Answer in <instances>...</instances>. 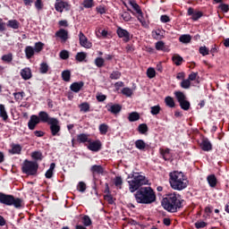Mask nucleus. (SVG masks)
<instances>
[{
    "label": "nucleus",
    "instance_id": "nucleus-41",
    "mask_svg": "<svg viewBox=\"0 0 229 229\" xmlns=\"http://www.w3.org/2000/svg\"><path fill=\"white\" fill-rule=\"evenodd\" d=\"M85 58H87V54L84 52H79V53H77V55L75 56V59L78 62H83V60H85Z\"/></svg>",
    "mask_w": 229,
    "mask_h": 229
},
{
    "label": "nucleus",
    "instance_id": "nucleus-39",
    "mask_svg": "<svg viewBox=\"0 0 229 229\" xmlns=\"http://www.w3.org/2000/svg\"><path fill=\"white\" fill-rule=\"evenodd\" d=\"M98 130L101 135H106V133H108V125H106V123H102L99 125Z\"/></svg>",
    "mask_w": 229,
    "mask_h": 229
},
{
    "label": "nucleus",
    "instance_id": "nucleus-58",
    "mask_svg": "<svg viewBox=\"0 0 229 229\" xmlns=\"http://www.w3.org/2000/svg\"><path fill=\"white\" fill-rule=\"evenodd\" d=\"M95 64L97 67H103V65H105V59H103V57H98L95 60Z\"/></svg>",
    "mask_w": 229,
    "mask_h": 229
},
{
    "label": "nucleus",
    "instance_id": "nucleus-15",
    "mask_svg": "<svg viewBox=\"0 0 229 229\" xmlns=\"http://www.w3.org/2000/svg\"><path fill=\"white\" fill-rule=\"evenodd\" d=\"M164 33H165L164 30L157 29L152 30V37L155 40H162L164 38Z\"/></svg>",
    "mask_w": 229,
    "mask_h": 229
},
{
    "label": "nucleus",
    "instance_id": "nucleus-8",
    "mask_svg": "<svg viewBox=\"0 0 229 229\" xmlns=\"http://www.w3.org/2000/svg\"><path fill=\"white\" fill-rule=\"evenodd\" d=\"M116 33L119 37V38H123V42H130V38H131V34L129 33L128 30L118 27L116 30Z\"/></svg>",
    "mask_w": 229,
    "mask_h": 229
},
{
    "label": "nucleus",
    "instance_id": "nucleus-52",
    "mask_svg": "<svg viewBox=\"0 0 229 229\" xmlns=\"http://www.w3.org/2000/svg\"><path fill=\"white\" fill-rule=\"evenodd\" d=\"M13 96L16 101H22V98H24V91L15 92L13 93Z\"/></svg>",
    "mask_w": 229,
    "mask_h": 229
},
{
    "label": "nucleus",
    "instance_id": "nucleus-48",
    "mask_svg": "<svg viewBox=\"0 0 229 229\" xmlns=\"http://www.w3.org/2000/svg\"><path fill=\"white\" fill-rule=\"evenodd\" d=\"M147 75L148 78H149L150 80L155 78V76H157V72L155 71V68H148L147 70Z\"/></svg>",
    "mask_w": 229,
    "mask_h": 229
},
{
    "label": "nucleus",
    "instance_id": "nucleus-22",
    "mask_svg": "<svg viewBox=\"0 0 229 229\" xmlns=\"http://www.w3.org/2000/svg\"><path fill=\"white\" fill-rule=\"evenodd\" d=\"M21 76L23 80H30L31 78V69L24 68L21 71Z\"/></svg>",
    "mask_w": 229,
    "mask_h": 229
},
{
    "label": "nucleus",
    "instance_id": "nucleus-51",
    "mask_svg": "<svg viewBox=\"0 0 229 229\" xmlns=\"http://www.w3.org/2000/svg\"><path fill=\"white\" fill-rule=\"evenodd\" d=\"M109 78L111 80H119V78H121V72L119 71L112 72Z\"/></svg>",
    "mask_w": 229,
    "mask_h": 229
},
{
    "label": "nucleus",
    "instance_id": "nucleus-14",
    "mask_svg": "<svg viewBox=\"0 0 229 229\" xmlns=\"http://www.w3.org/2000/svg\"><path fill=\"white\" fill-rule=\"evenodd\" d=\"M88 149H89V151H95V152L99 151V149H101V141L99 140L90 141L89 140Z\"/></svg>",
    "mask_w": 229,
    "mask_h": 229
},
{
    "label": "nucleus",
    "instance_id": "nucleus-25",
    "mask_svg": "<svg viewBox=\"0 0 229 229\" xmlns=\"http://www.w3.org/2000/svg\"><path fill=\"white\" fill-rule=\"evenodd\" d=\"M25 55L26 58L30 60L35 55V48L31 46H28L25 47Z\"/></svg>",
    "mask_w": 229,
    "mask_h": 229
},
{
    "label": "nucleus",
    "instance_id": "nucleus-23",
    "mask_svg": "<svg viewBox=\"0 0 229 229\" xmlns=\"http://www.w3.org/2000/svg\"><path fill=\"white\" fill-rule=\"evenodd\" d=\"M90 171L92 174H103L104 169L101 165H94L91 166Z\"/></svg>",
    "mask_w": 229,
    "mask_h": 229
},
{
    "label": "nucleus",
    "instance_id": "nucleus-2",
    "mask_svg": "<svg viewBox=\"0 0 229 229\" xmlns=\"http://www.w3.org/2000/svg\"><path fill=\"white\" fill-rule=\"evenodd\" d=\"M137 203L142 205H151L157 199V195L151 187H143L136 191L134 194Z\"/></svg>",
    "mask_w": 229,
    "mask_h": 229
},
{
    "label": "nucleus",
    "instance_id": "nucleus-11",
    "mask_svg": "<svg viewBox=\"0 0 229 229\" xmlns=\"http://www.w3.org/2000/svg\"><path fill=\"white\" fill-rule=\"evenodd\" d=\"M107 112H110L111 114H117L121 110H123V106L119 104H112L109 103L106 105Z\"/></svg>",
    "mask_w": 229,
    "mask_h": 229
},
{
    "label": "nucleus",
    "instance_id": "nucleus-36",
    "mask_svg": "<svg viewBox=\"0 0 229 229\" xmlns=\"http://www.w3.org/2000/svg\"><path fill=\"white\" fill-rule=\"evenodd\" d=\"M165 103L166 106H169V108H174L175 106L174 99L172 97H166L165 98Z\"/></svg>",
    "mask_w": 229,
    "mask_h": 229
},
{
    "label": "nucleus",
    "instance_id": "nucleus-53",
    "mask_svg": "<svg viewBox=\"0 0 229 229\" xmlns=\"http://www.w3.org/2000/svg\"><path fill=\"white\" fill-rule=\"evenodd\" d=\"M82 223L84 226H90V225H92V220H90L89 216H84L82 218Z\"/></svg>",
    "mask_w": 229,
    "mask_h": 229
},
{
    "label": "nucleus",
    "instance_id": "nucleus-3",
    "mask_svg": "<svg viewBox=\"0 0 229 229\" xmlns=\"http://www.w3.org/2000/svg\"><path fill=\"white\" fill-rule=\"evenodd\" d=\"M162 207L167 212H178V208H182V200H180V195L176 193H170L163 199L161 202Z\"/></svg>",
    "mask_w": 229,
    "mask_h": 229
},
{
    "label": "nucleus",
    "instance_id": "nucleus-34",
    "mask_svg": "<svg viewBox=\"0 0 229 229\" xmlns=\"http://www.w3.org/2000/svg\"><path fill=\"white\" fill-rule=\"evenodd\" d=\"M81 112L87 114V112H90V105L87 102H83L79 106Z\"/></svg>",
    "mask_w": 229,
    "mask_h": 229
},
{
    "label": "nucleus",
    "instance_id": "nucleus-37",
    "mask_svg": "<svg viewBox=\"0 0 229 229\" xmlns=\"http://www.w3.org/2000/svg\"><path fill=\"white\" fill-rule=\"evenodd\" d=\"M62 78L64 81H71V71L69 70L63 71Z\"/></svg>",
    "mask_w": 229,
    "mask_h": 229
},
{
    "label": "nucleus",
    "instance_id": "nucleus-47",
    "mask_svg": "<svg viewBox=\"0 0 229 229\" xmlns=\"http://www.w3.org/2000/svg\"><path fill=\"white\" fill-rule=\"evenodd\" d=\"M182 89H191V81L189 79L182 80L181 82Z\"/></svg>",
    "mask_w": 229,
    "mask_h": 229
},
{
    "label": "nucleus",
    "instance_id": "nucleus-61",
    "mask_svg": "<svg viewBox=\"0 0 229 229\" xmlns=\"http://www.w3.org/2000/svg\"><path fill=\"white\" fill-rule=\"evenodd\" d=\"M35 7L37 8V10L38 12H40V10H42V8H44V4H42V0H36Z\"/></svg>",
    "mask_w": 229,
    "mask_h": 229
},
{
    "label": "nucleus",
    "instance_id": "nucleus-18",
    "mask_svg": "<svg viewBox=\"0 0 229 229\" xmlns=\"http://www.w3.org/2000/svg\"><path fill=\"white\" fill-rule=\"evenodd\" d=\"M68 4L67 3L62 1V0H56L55 4V8L56 10V12H64V8H67Z\"/></svg>",
    "mask_w": 229,
    "mask_h": 229
},
{
    "label": "nucleus",
    "instance_id": "nucleus-46",
    "mask_svg": "<svg viewBox=\"0 0 229 229\" xmlns=\"http://www.w3.org/2000/svg\"><path fill=\"white\" fill-rule=\"evenodd\" d=\"M138 131H140V133L144 135V133H147L148 131V125L146 123L140 124L138 127Z\"/></svg>",
    "mask_w": 229,
    "mask_h": 229
},
{
    "label": "nucleus",
    "instance_id": "nucleus-24",
    "mask_svg": "<svg viewBox=\"0 0 229 229\" xmlns=\"http://www.w3.org/2000/svg\"><path fill=\"white\" fill-rule=\"evenodd\" d=\"M209 187H216V185H217V178H216L215 174H210L207 177Z\"/></svg>",
    "mask_w": 229,
    "mask_h": 229
},
{
    "label": "nucleus",
    "instance_id": "nucleus-21",
    "mask_svg": "<svg viewBox=\"0 0 229 229\" xmlns=\"http://www.w3.org/2000/svg\"><path fill=\"white\" fill-rule=\"evenodd\" d=\"M200 146H201V148L203 149V151H211L212 150V143H210V141L208 139L203 140Z\"/></svg>",
    "mask_w": 229,
    "mask_h": 229
},
{
    "label": "nucleus",
    "instance_id": "nucleus-32",
    "mask_svg": "<svg viewBox=\"0 0 229 229\" xmlns=\"http://www.w3.org/2000/svg\"><path fill=\"white\" fill-rule=\"evenodd\" d=\"M0 117L4 119V121L8 120V113H6V108H4V105L0 104Z\"/></svg>",
    "mask_w": 229,
    "mask_h": 229
},
{
    "label": "nucleus",
    "instance_id": "nucleus-12",
    "mask_svg": "<svg viewBox=\"0 0 229 229\" xmlns=\"http://www.w3.org/2000/svg\"><path fill=\"white\" fill-rule=\"evenodd\" d=\"M37 124H40V122L38 121V116L36 114H32L28 122L29 130H35V128H37Z\"/></svg>",
    "mask_w": 229,
    "mask_h": 229
},
{
    "label": "nucleus",
    "instance_id": "nucleus-49",
    "mask_svg": "<svg viewBox=\"0 0 229 229\" xmlns=\"http://www.w3.org/2000/svg\"><path fill=\"white\" fill-rule=\"evenodd\" d=\"M121 17L123 19V21H124L125 22H129V21H131V14H130V13L128 12H124L121 14Z\"/></svg>",
    "mask_w": 229,
    "mask_h": 229
},
{
    "label": "nucleus",
    "instance_id": "nucleus-56",
    "mask_svg": "<svg viewBox=\"0 0 229 229\" xmlns=\"http://www.w3.org/2000/svg\"><path fill=\"white\" fill-rule=\"evenodd\" d=\"M77 189L80 192H84L85 191H87V184H85V182H80Z\"/></svg>",
    "mask_w": 229,
    "mask_h": 229
},
{
    "label": "nucleus",
    "instance_id": "nucleus-27",
    "mask_svg": "<svg viewBox=\"0 0 229 229\" xmlns=\"http://www.w3.org/2000/svg\"><path fill=\"white\" fill-rule=\"evenodd\" d=\"M49 71V64H47V63H41L39 64V72L40 74H47Z\"/></svg>",
    "mask_w": 229,
    "mask_h": 229
},
{
    "label": "nucleus",
    "instance_id": "nucleus-38",
    "mask_svg": "<svg viewBox=\"0 0 229 229\" xmlns=\"http://www.w3.org/2000/svg\"><path fill=\"white\" fill-rule=\"evenodd\" d=\"M172 60H173L174 64H175V65H182V62H183V57H182L178 55H174L172 57Z\"/></svg>",
    "mask_w": 229,
    "mask_h": 229
},
{
    "label": "nucleus",
    "instance_id": "nucleus-30",
    "mask_svg": "<svg viewBox=\"0 0 229 229\" xmlns=\"http://www.w3.org/2000/svg\"><path fill=\"white\" fill-rule=\"evenodd\" d=\"M192 40V37L189 34H183L179 38V41L182 44H189Z\"/></svg>",
    "mask_w": 229,
    "mask_h": 229
},
{
    "label": "nucleus",
    "instance_id": "nucleus-7",
    "mask_svg": "<svg viewBox=\"0 0 229 229\" xmlns=\"http://www.w3.org/2000/svg\"><path fill=\"white\" fill-rule=\"evenodd\" d=\"M48 124L50 126V131L53 137L60 136V131L62 130V127L60 126V121H58L56 118H54Z\"/></svg>",
    "mask_w": 229,
    "mask_h": 229
},
{
    "label": "nucleus",
    "instance_id": "nucleus-31",
    "mask_svg": "<svg viewBox=\"0 0 229 229\" xmlns=\"http://www.w3.org/2000/svg\"><path fill=\"white\" fill-rule=\"evenodd\" d=\"M2 62H4L5 64H11V62H13V53H9L6 55H4L1 57Z\"/></svg>",
    "mask_w": 229,
    "mask_h": 229
},
{
    "label": "nucleus",
    "instance_id": "nucleus-42",
    "mask_svg": "<svg viewBox=\"0 0 229 229\" xmlns=\"http://www.w3.org/2000/svg\"><path fill=\"white\" fill-rule=\"evenodd\" d=\"M180 104V106L182 110H189V108H191V102L187 101L186 100H183L182 102L179 103Z\"/></svg>",
    "mask_w": 229,
    "mask_h": 229
},
{
    "label": "nucleus",
    "instance_id": "nucleus-64",
    "mask_svg": "<svg viewBox=\"0 0 229 229\" xmlns=\"http://www.w3.org/2000/svg\"><path fill=\"white\" fill-rule=\"evenodd\" d=\"M219 8L222 10V12H225V13L228 12L229 10L228 4H220Z\"/></svg>",
    "mask_w": 229,
    "mask_h": 229
},
{
    "label": "nucleus",
    "instance_id": "nucleus-35",
    "mask_svg": "<svg viewBox=\"0 0 229 229\" xmlns=\"http://www.w3.org/2000/svg\"><path fill=\"white\" fill-rule=\"evenodd\" d=\"M21 151H22V147H21V145L14 144L12 146L11 153H13V155H21Z\"/></svg>",
    "mask_w": 229,
    "mask_h": 229
},
{
    "label": "nucleus",
    "instance_id": "nucleus-13",
    "mask_svg": "<svg viewBox=\"0 0 229 229\" xmlns=\"http://www.w3.org/2000/svg\"><path fill=\"white\" fill-rule=\"evenodd\" d=\"M188 15L191 16L192 21H198L203 17V13L199 11H194L192 7L188 9Z\"/></svg>",
    "mask_w": 229,
    "mask_h": 229
},
{
    "label": "nucleus",
    "instance_id": "nucleus-33",
    "mask_svg": "<svg viewBox=\"0 0 229 229\" xmlns=\"http://www.w3.org/2000/svg\"><path fill=\"white\" fill-rule=\"evenodd\" d=\"M7 26L13 30H19L20 23L17 21V20H9L7 21Z\"/></svg>",
    "mask_w": 229,
    "mask_h": 229
},
{
    "label": "nucleus",
    "instance_id": "nucleus-1",
    "mask_svg": "<svg viewBox=\"0 0 229 229\" xmlns=\"http://www.w3.org/2000/svg\"><path fill=\"white\" fill-rule=\"evenodd\" d=\"M169 183L174 191H183V189H187L189 180L183 173L174 171L169 174Z\"/></svg>",
    "mask_w": 229,
    "mask_h": 229
},
{
    "label": "nucleus",
    "instance_id": "nucleus-44",
    "mask_svg": "<svg viewBox=\"0 0 229 229\" xmlns=\"http://www.w3.org/2000/svg\"><path fill=\"white\" fill-rule=\"evenodd\" d=\"M156 49H157V51H165V44L164 43V41H157L156 43Z\"/></svg>",
    "mask_w": 229,
    "mask_h": 229
},
{
    "label": "nucleus",
    "instance_id": "nucleus-6",
    "mask_svg": "<svg viewBox=\"0 0 229 229\" xmlns=\"http://www.w3.org/2000/svg\"><path fill=\"white\" fill-rule=\"evenodd\" d=\"M21 169L24 174L33 176V174H37V171L38 170V164L35 161H29L26 159L23 162Z\"/></svg>",
    "mask_w": 229,
    "mask_h": 229
},
{
    "label": "nucleus",
    "instance_id": "nucleus-26",
    "mask_svg": "<svg viewBox=\"0 0 229 229\" xmlns=\"http://www.w3.org/2000/svg\"><path fill=\"white\" fill-rule=\"evenodd\" d=\"M135 146L137 149H140V151H144L146 148H148V144H146V142H144L142 140H137L135 141Z\"/></svg>",
    "mask_w": 229,
    "mask_h": 229
},
{
    "label": "nucleus",
    "instance_id": "nucleus-62",
    "mask_svg": "<svg viewBox=\"0 0 229 229\" xmlns=\"http://www.w3.org/2000/svg\"><path fill=\"white\" fill-rule=\"evenodd\" d=\"M114 185L115 187H118V189H121V185H123V179L121 177H116L114 179Z\"/></svg>",
    "mask_w": 229,
    "mask_h": 229
},
{
    "label": "nucleus",
    "instance_id": "nucleus-55",
    "mask_svg": "<svg viewBox=\"0 0 229 229\" xmlns=\"http://www.w3.org/2000/svg\"><path fill=\"white\" fill-rule=\"evenodd\" d=\"M150 113L152 114V115H158V114H160V106H154L150 107Z\"/></svg>",
    "mask_w": 229,
    "mask_h": 229
},
{
    "label": "nucleus",
    "instance_id": "nucleus-40",
    "mask_svg": "<svg viewBox=\"0 0 229 229\" xmlns=\"http://www.w3.org/2000/svg\"><path fill=\"white\" fill-rule=\"evenodd\" d=\"M122 94H123V96H126L127 98H131V96L133 95V89L130 88H123L122 89Z\"/></svg>",
    "mask_w": 229,
    "mask_h": 229
},
{
    "label": "nucleus",
    "instance_id": "nucleus-9",
    "mask_svg": "<svg viewBox=\"0 0 229 229\" xmlns=\"http://www.w3.org/2000/svg\"><path fill=\"white\" fill-rule=\"evenodd\" d=\"M38 119L39 123L49 124L51 120L55 119V117L49 116V114H47L46 111H40L38 114Z\"/></svg>",
    "mask_w": 229,
    "mask_h": 229
},
{
    "label": "nucleus",
    "instance_id": "nucleus-28",
    "mask_svg": "<svg viewBox=\"0 0 229 229\" xmlns=\"http://www.w3.org/2000/svg\"><path fill=\"white\" fill-rule=\"evenodd\" d=\"M140 119V114L137 112H132L129 114L128 120L130 123H135V121H139Z\"/></svg>",
    "mask_w": 229,
    "mask_h": 229
},
{
    "label": "nucleus",
    "instance_id": "nucleus-57",
    "mask_svg": "<svg viewBox=\"0 0 229 229\" xmlns=\"http://www.w3.org/2000/svg\"><path fill=\"white\" fill-rule=\"evenodd\" d=\"M59 56L62 60H67V58H69V51L62 50L59 54Z\"/></svg>",
    "mask_w": 229,
    "mask_h": 229
},
{
    "label": "nucleus",
    "instance_id": "nucleus-20",
    "mask_svg": "<svg viewBox=\"0 0 229 229\" xmlns=\"http://www.w3.org/2000/svg\"><path fill=\"white\" fill-rule=\"evenodd\" d=\"M159 152L164 160H171V150L169 148H160Z\"/></svg>",
    "mask_w": 229,
    "mask_h": 229
},
{
    "label": "nucleus",
    "instance_id": "nucleus-10",
    "mask_svg": "<svg viewBox=\"0 0 229 229\" xmlns=\"http://www.w3.org/2000/svg\"><path fill=\"white\" fill-rule=\"evenodd\" d=\"M79 40L82 47H85L86 49H90V47H92V43L89 41V39L87 38L85 34H83V32H80Z\"/></svg>",
    "mask_w": 229,
    "mask_h": 229
},
{
    "label": "nucleus",
    "instance_id": "nucleus-19",
    "mask_svg": "<svg viewBox=\"0 0 229 229\" xmlns=\"http://www.w3.org/2000/svg\"><path fill=\"white\" fill-rule=\"evenodd\" d=\"M77 142L81 144H85V142H90V139H89V134L81 133L77 135Z\"/></svg>",
    "mask_w": 229,
    "mask_h": 229
},
{
    "label": "nucleus",
    "instance_id": "nucleus-59",
    "mask_svg": "<svg viewBox=\"0 0 229 229\" xmlns=\"http://www.w3.org/2000/svg\"><path fill=\"white\" fill-rule=\"evenodd\" d=\"M199 51L202 56H207V55L209 54V50L207 47H200Z\"/></svg>",
    "mask_w": 229,
    "mask_h": 229
},
{
    "label": "nucleus",
    "instance_id": "nucleus-43",
    "mask_svg": "<svg viewBox=\"0 0 229 229\" xmlns=\"http://www.w3.org/2000/svg\"><path fill=\"white\" fill-rule=\"evenodd\" d=\"M129 4H131V6L133 8V10H135L137 13H140V6H139V4H137V2L133 0L129 1Z\"/></svg>",
    "mask_w": 229,
    "mask_h": 229
},
{
    "label": "nucleus",
    "instance_id": "nucleus-16",
    "mask_svg": "<svg viewBox=\"0 0 229 229\" xmlns=\"http://www.w3.org/2000/svg\"><path fill=\"white\" fill-rule=\"evenodd\" d=\"M83 85H85V83H83V81H79V82H73L71 86H70V89L72 92L78 93L81 90V89H83Z\"/></svg>",
    "mask_w": 229,
    "mask_h": 229
},
{
    "label": "nucleus",
    "instance_id": "nucleus-60",
    "mask_svg": "<svg viewBox=\"0 0 229 229\" xmlns=\"http://www.w3.org/2000/svg\"><path fill=\"white\" fill-rule=\"evenodd\" d=\"M205 226H207V223L206 222L198 221V222L195 223V228H197V229L205 228Z\"/></svg>",
    "mask_w": 229,
    "mask_h": 229
},
{
    "label": "nucleus",
    "instance_id": "nucleus-17",
    "mask_svg": "<svg viewBox=\"0 0 229 229\" xmlns=\"http://www.w3.org/2000/svg\"><path fill=\"white\" fill-rule=\"evenodd\" d=\"M55 37H59L63 42H66L67 38H69V32L64 29H61L55 33Z\"/></svg>",
    "mask_w": 229,
    "mask_h": 229
},
{
    "label": "nucleus",
    "instance_id": "nucleus-54",
    "mask_svg": "<svg viewBox=\"0 0 229 229\" xmlns=\"http://www.w3.org/2000/svg\"><path fill=\"white\" fill-rule=\"evenodd\" d=\"M42 49H44V45L42 44V42H38L35 44V47H34L35 53H40Z\"/></svg>",
    "mask_w": 229,
    "mask_h": 229
},
{
    "label": "nucleus",
    "instance_id": "nucleus-45",
    "mask_svg": "<svg viewBox=\"0 0 229 229\" xmlns=\"http://www.w3.org/2000/svg\"><path fill=\"white\" fill-rule=\"evenodd\" d=\"M31 157L33 160H42V152L41 151H34L31 153Z\"/></svg>",
    "mask_w": 229,
    "mask_h": 229
},
{
    "label": "nucleus",
    "instance_id": "nucleus-63",
    "mask_svg": "<svg viewBox=\"0 0 229 229\" xmlns=\"http://www.w3.org/2000/svg\"><path fill=\"white\" fill-rule=\"evenodd\" d=\"M198 78V72H191L189 77L188 80L190 81H195V80Z\"/></svg>",
    "mask_w": 229,
    "mask_h": 229
},
{
    "label": "nucleus",
    "instance_id": "nucleus-50",
    "mask_svg": "<svg viewBox=\"0 0 229 229\" xmlns=\"http://www.w3.org/2000/svg\"><path fill=\"white\" fill-rule=\"evenodd\" d=\"M82 6L84 8H92V6H94V0H84L82 2Z\"/></svg>",
    "mask_w": 229,
    "mask_h": 229
},
{
    "label": "nucleus",
    "instance_id": "nucleus-29",
    "mask_svg": "<svg viewBox=\"0 0 229 229\" xmlns=\"http://www.w3.org/2000/svg\"><path fill=\"white\" fill-rule=\"evenodd\" d=\"M174 96H175L178 103H182V101H185L187 99V97L182 91H175Z\"/></svg>",
    "mask_w": 229,
    "mask_h": 229
},
{
    "label": "nucleus",
    "instance_id": "nucleus-5",
    "mask_svg": "<svg viewBox=\"0 0 229 229\" xmlns=\"http://www.w3.org/2000/svg\"><path fill=\"white\" fill-rule=\"evenodd\" d=\"M128 183L130 191L135 192V191H139L142 185H148V181L146 180V176L135 174L133 179L129 181Z\"/></svg>",
    "mask_w": 229,
    "mask_h": 229
},
{
    "label": "nucleus",
    "instance_id": "nucleus-4",
    "mask_svg": "<svg viewBox=\"0 0 229 229\" xmlns=\"http://www.w3.org/2000/svg\"><path fill=\"white\" fill-rule=\"evenodd\" d=\"M0 203L6 205L7 207H14L15 208H21L22 207V199L0 192Z\"/></svg>",
    "mask_w": 229,
    "mask_h": 229
}]
</instances>
